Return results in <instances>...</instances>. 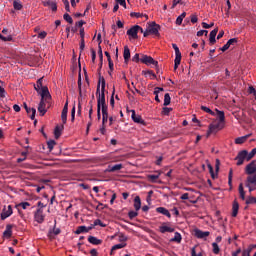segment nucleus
Instances as JSON below:
<instances>
[{"label": "nucleus", "instance_id": "obj_12", "mask_svg": "<svg viewBox=\"0 0 256 256\" xmlns=\"http://www.w3.org/2000/svg\"><path fill=\"white\" fill-rule=\"evenodd\" d=\"M11 215H13V208L11 207V205H9L7 210H3L0 217L2 221H5V219H7L8 217H11Z\"/></svg>", "mask_w": 256, "mask_h": 256}, {"label": "nucleus", "instance_id": "obj_59", "mask_svg": "<svg viewBox=\"0 0 256 256\" xmlns=\"http://www.w3.org/2000/svg\"><path fill=\"white\" fill-rule=\"evenodd\" d=\"M215 23L207 24V22H202L203 29H211Z\"/></svg>", "mask_w": 256, "mask_h": 256}, {"label": "nucleus", "instance_id": "obj_7", "mask_svg": "<svg viewBox=\"0 0 256 256\" xmlns=\"http://www.w3.org/2000/svg\"><path fill=\"white\" fill-rule=\"evenodd\" d=\"M34 220L36 223L42 224L45 222V214L42 208H38L34 213Z\"/></svg>", "mask_w": 256, "mask_h": 256}, {"label": "nucleus", "instance_id": "obj_37", "mask_svg": "<svg viewBox=\"0 0 256 256\" xmlns=\"http://www.w3.org/2000/svg\"><path fill=\"white\" fill-rule=\"evenodd\" d=\"M238 191H239V194H240V199H242V201H245V189L243 188L242 183L239 184Z\"/></svg>", "mask_w": 256, "mask_h": 256}, {"label": "nucleus", "instance_id": "obj_57", "mask_svg": "<svg viewBox=\"0 0 256 256\" xmlns=\"http://www.w3.org/2000/svg\"><path fill=\"white\" fill-rule=\"evenodd\" d=\"M137 215H139V213L135 212V211H130L128 213V217L129 219H135V217H137Z\"/></svg>", "mask_w": 256, "mask_h": 256}, {"label": "nucleus", "instance_id": "obj_41", "mask_svg": "<svg viewBox=\"0 0 256 256\" xmlns=\"http://www.w3.org/2000/svg\"><path fill=\"white\" fill-rule=\"evenodd\" d=\"M187 17V13L183 12L180 16L176 19V25H181L183 23V18Z\"/></svg>", "mask_w": 256, "mask_h": 256}, {"label": "nucleus", "instance_id": "obj_28", "mask_svg": "<svg viewBox=\"0 0 256 256\" xmlns=\"http://www.w3.org/2000/svg\"><path fill=\"white\" fill-rule=\"evenodd\" d=\"M161 176V172H158L157 174H150L147 176L148 181L150 183H157V179Z\"/></svg>", "mask_w": 256, "mask_h": 256}, {"label": "nucleus", "instance_id": "obj_44", "mask_svg": "<svg viewBox=\"0 0 256 256\" xmlns=\"http://www.w3.org/2000/svg\"><path fill=\"white\" fill-rule=\"evenodd\" d=\"M246 205H256V198L253 196H249L246 199Z\"/></svg>", "mask_w": 256, "mask_h": 256}, {"label": "nucleus", "instance_id": "obj_35", "mask_svg": "<svg viewBox=\"0 0 256 256\" xmlns=\"http://www.w3.org/2000/svg\"><path fill=\"white\" fill-rule=\"evenodd\" d=\"M98 54L100 57V67L98 71H101V67H103V49L101 48V45L98 46Z\"/></svg>", "mask_w": 256, "mask_h": 256}, {"label": "nucleus", "instance_id": "obj_32", "mask_svg": "<svg viewBox=\"0 0 256 256\" xmlns=\"http://www.w3.org/2000/svg\"><path fill=\"white\" fill-rule=\"evenodd\" d=\"M175 60H174V71H177L179 69V66L181 65V54H175Z\"/></svg>", "mask_w": 256, "mask_h": 256}, {"label": "nucleus", "instance_id": "obj_58", "mask_svg": "<svg viewBox=\"0 0 256 256\" xmlns=\"http://www.w3.org/2000/svg\"><path fill=\"white\" fill-rule=\"evenodd\" d=\"M0 39L2 41H13V37H11V36H3L2 34H0Z\"/></svg>", "mask_w": 256, "mask_h": 256}, {"label": "nucleus", "instance_id": "obj_40", "mask_svg": "<svg viewBox=\"0 0 256 256\" xmlns=\"http://www.w3.org/2000/svg\"><path fill=\"white\" fill-rule=\"evenodd\" d=\"M168 105H171V95H169V93H166L164 95V107H167Z\"/></svg>", "mask_w": 256, "mask_h": 256}, {"label": "nucleus", "instance_id": "obj_43", "mask_svg": "<svg viewBox=\"0 0 256 256\" xmlns=\"http://www.w3.org/2000/svg\"><path fill=\"white\" fill-rule=\"evenodd\" d=\"M228 185L229 187H233V169H230L228 174Z\"/></svg>", "mask_w": 256, "mask_h": 256}, {"label": "nucleus", "instance_id": "obj_17", "mask_svg": "<svg viewBox=\"0 0 256 256\" xmlns=\"http://www.w3.org/2000/svg\"><path fill=\"white\" fill-rule=\"evenodd\" d=\"M13 235V225L8 224L6 226V230L3 232V237H6V239H10V237Z\"/></svg>", "mask_w": 256, "mask_h": 256}, {"label": "nucleus", "instance_id": "obj_50", "mask_svg": "<svg viewBox=\"0 0 256 256\" xmlns=\"http://www.w3.org/2000/svg\"><path fill=\"white\" fill-rule=\"evenodd\" d=\"M6 96H7V91H5V88L0 86V99H5Z\"/></svg>", "mask_w": 256, "mask_h": 256}, {"label": "nucleus", "instance_id": "obj_24", "mask_svg": "<svg viewBox=\"0 0 256 256\" xmlns=\"http://www.w3.org/2000/svg\"><path fill=\"white\" fill-rule=\"evenodd\" d=\"M238 213H239V202H237V200H234L232 205V217H237Z\"/></svg>", "mask_w": 256, "mask_h": 256}, {"label": "nucleus", "instance_id": "obj_60", "mask_svg": "<svg viewBox=\"0 0 256 256\" xmlns=\"http://www.w3.org/2000/svg\"><path fill=\"white\" fill-rule=\"evenodd\" d=\"M172 47L175 51V55H181V51L179 50V46H177V44H172Z\"/></svg>", "mask_w": 256, "mask_h": 256}, {"label": "nucleus", "instance_id": "obj_52", "mask_svg": "<svg viewBox=\"0 0 256 256\" xmlns=\"http://www.w3.org/2000/svg\"><path fill=\"white\" fill-rule=\"evenodd\" d=\"M171 111H173V108L164 107L162 109V115H169V113H171Z\"/></svg>", "mask_w": 256, "mask_h": 256}, {"label": "nucleus", "instance_id": "obj_10", "mask_svg": "<svg viewBox=\"0 0 256 256\" xmlns=\"http://www.w3.org/2000/svg\"><path fill=\"white\" fill-rule=\"evenodd\" d=\"M130 113H132L131 119H132V121H134V123H139L140 125H145V120H143L141 115H137L135 110H130Z\"/></svg>", "mask_w": 256, "mask_h": 256}, {"label": "nucleus", "instance_id": "obj_34", "mask_svg": "<svg viewBox=\"0 0 256 256\" xmlns=\"http://www.w3.org/2000/svg\"><path fill=\"white\" fill-rule=\"evenodd\" d=\"M13 7L16 11H21V9H23V4H21V0H14Z\"/></svg>", "mask_w": 256, "mask_h": 256}, {"label": "nucleus", "instance_id": "obj_42", "mask_svg": "<svg viewBox=\"0 0 256 256\" xmlns=\"http://www.w3.org/2000/svg\"><path fill=\"white\" fill-rule=\"evenodd\" d=\"M212 247H213L214 255H219L221 249L219 248V245L217 244V242L212 243Z\"/></svg>", "mask_w": 256, "mask_h": 256}, {"label": "nucleus", "instance_id": "obj_45", "mask_svg": "<svg viewBox=\"0 0 256 256\" xmlns=\"http://www.w3.org/2000/svg\"><path fill=\"white\" fill-rule=\"evenodd\" d=\"M255 155H256V148L252 149L250 153L247 151V161H251L253 157H255Z\"/></svg>", "mask_w": 256, "mask_h": 256}, {"label": "nucleus", "instance_id": "obj_6", "mask_svg": "<svg viewBox=\"0 0 256 256\" xmlns=\"http://www.w3.org/2000/svg\"><path fill=\"white\" fill-rule=\"evenodd\" d=\"M161 30V25L156 24L155 22H151L148 27V32L151 35H156V37H159V31Z\"/></svg>", "mask_w": 256, "mask_h": 256}, {"label": "nucleus", "instance_id": "obj_9", "mask_svg": "<svg viewBox=\"0 0 256 256\" xmlns=\"http://www.w3.org/2000/svg\"><path fill=\"white\" fill-rule=\"evenodd\" d=\"M246 175H255L256 173V163L252 160L245 168Z\"/></svg>", "mask_w": 256, "mask_h": 256}, {"label": "nucleus", "instance_id": "obj_5", "mask_svg": "<svg viewBox=\"0 0 256 256\" xmlns=\"http://www.w3.org/2000/svg\"><path fill=\"white\" fill-rule=\"evenodd\" d=\"M245 160L247 161V150H241L235 157V161H237L236 165L240 167V165L245 163Z\"/></svg>", "mask_w": 256, "mask_h": 256}, {"label": "nucleus", "instance_id": "obj_61", "mask_svg": "<svg viewBox=\"0 0 256 256\" xmlns=\"http://www.w3.org/2000/svg\"><path fill=\"white\" fill-rule=\"evenodd\" d=\"M217 33H219V28H215L210 32L209 37H217Z\"/></svg>", "mask_w": 256, "mask_h": 256}, {"label": "nucleus", "instance_id": "obj_23", "mask_svg": "<svg viewBox=\"0 0 256 256\" xmlns=\"http://www.w3.org/2000/svg\"><path fill=\"white\" fill-rule=\"evenodd\" d=\"M160 233H175V228H171L167 225H162L159 227Z\"/></svg>", "mask_w": 256, "mask_h": 256}, {"label": "nucleus", "instance_id": "obj_63", "mask_svg": "<svg viewBox=\"0 0 256 256\" xmlns=\"http://www.w3.org/2000/svg\"><path fill=\"white\" fill-rule=\"evenodd\" d=\"M251 251H252V248H249L247 250H244L242 252V256H251Z\"/></svg>", "mask_w": 256, "mask_h": 256}, {"label": "nucleus", "instance_id": "obj_2", "mask_svg": "<svg viewBox=\"0 0 256 256\" xmlns=\"http://www.w3.org/2000/svg\"><path fill=\"white\" fill-rule=\"evenodd\" d=\"M139 31L140 33H143V29L141 28V26L134 25L129 30H127V35H129V37H131L132 39H139Z\"/></svg>", "mask_w": 256, "mask_h": 256}, {"label": "nucleus", "instance_id": "obj_30", "mask_svg": "<svg viewBox=\"0 0 256 256\" xmlns=\"http://www.w3.org/2000/svg\"><path fill=\"white\" fill-rule=\"evenodd\" d=\"M216 113H217V117L219 119L218 124L221 125V123H225V112L216 109Z\"/></svg>", "mask_w": 256, "mask_h": 256}, {"label": "nucleus", "instance_id": "obj_49", "mask_svg": "<svg viewBox=\"0 0 256 256\" xmlns=\"http://www.w3.org/2000/svg\"><path fill=\"white\" fill-rule=\"evenodd\" d=\"M201 110L205 111V113H209L210 115L215 116V112H213V110H211L209 107L201 106Z\"/></svg>", "mask_w": 256, "mask_h": 256}, {"label": "nucleus", "instance_id": "obj_14", "mask_svg": "<svg viewBox=\"0 0 256 256\" xmlns=\"http://www.w3.org/2000/svg\"><path fill=\"white\" fill-rule=\"evenodd\" d=\"M24 109L26 110V113L30 115V119L32 121L35 120V113H37V110L35 108L28 107L27 103H24Z\"/></svg>", "mask_w": 256, "mask_h": 256}, {"label": "nucleus", "instance_id": "obj_8", "mask_svg": "<svg viewBox=\"0 0 256 256\" xmlns=\"http://www.w3.org/2000/svg\"><path fill=\"white\" fill-rule=\"evenodd\" d=\"M49 105H51V102L47 103L45 100H40L38 105V113H40L41 117H44L45 113H47V108H49Z\"/></svg>", "mask_w": 256, "mask_h": 256}, {"label": "nucleus", "instance_id": "obj_56", "mask_svg": "<svg viewBox=\"0 0 256 256\" xmlns=\"http://www.w3.org/2000/svg\"><path fill=\"white\" fill-rule=\"evenodd\" d=\"M61 119H62L63 125H65L67 123V112L62 111Z\"/></svg>", "mask_w": 256, "mask_h": 256}, {"label": "nucleus", "instance_id": "obj_25", "mask_svg": "<svg viewBox=\"0 0 256 256\" xmlns=\"http://www.w3.org/2000/svg\"><path fill=\"white\" fill-rule=\"evenodd\" d=\"M123 57L125 63H127L129 59H131V50L129 49V46L124 47Z\"/></svg>", "mask_w": 256, "mask_h": 256}, {"label": "nucleus", "instance_id": "obj_64", "mask_svg": "<svg viewBox=\"0 0 256 256\" xmlns=\"http://www.w3.org/2000/svg\"><path fill=\"white\" fill-rule=\"evenodd\" d=\"M191 256H203V254H201V253L197 254V252L195 251V247H193L191 249Z\"/></svg>", "mask_w": 256, "mask_h": 256}, {"label": "nucleus", "instance_id": "obj_3", "mask_svg": "<svg viewBox=\"0 0 256 256\" xmlns=\"http://www.w3.org/2000/svg\"><path fill=\"white\" fill-rule=\"evenodd\" d=\"M38 93L41 96V101L51 103V93H49V88L47 86L42 87Z\"/></svg>", "mask_w": 256, "mask_h": 256}, {"label": "nucleus", "instance_id": "obj_1", "mask_svg": "<svg viewBox=\"0 0 256 256\" xmlns=\"http://www.w3.org/2000/svg\"><path fill=\"white\" fill-rule=\"evenodd\" d=\"M96 95H98L97 108L103 109L104 107H108L107 103H105V77L101 76V73H99Z\"/></svg>", "mask_w": 256, "mask_h": 256}, {"label": "nucleus", "instance_id": "obj_16", "mask_svg": "<svg viewBox=\"0 0 256 256\" xmlns=\"http://www.w3.org/2000/svg\"><path fill=\"white\" fill-rule=\"evenodd\" d=\"M219 127H221V124H210L209 125V130L207 132V136L209 137V135L213 134V133H217L219 131Z\"/></svg>", "mask_w": 256, "mask_h": 256}, {"label": "nucleus", "instance_id": "obj_53", "mask_svg": "<svg viewBox=\"0 0 256 256\" xmlns=\"http://www.w3.org/2000/svg\"><path fill=\"white\" fill-rule=\"evenodd\" d=\"M97 225H99L100 227H107V225L104 224L100 219H96L94 221V226L97 227Z\"/></svg>", "mask_w": 256, "mask_h": 256}, {"label": "nucleus", "instance_id": "obj_11", "mask_svg": "<svg viewBox=\"0 0 256 256\" xmlns=\"http://www.w3.org/2000/svg\"><path fill=\"white\" fill-rule=\"evenodd\" d=\"M194 235L197 237V239H207L211 233L209 231L203 232V230L195 229Z\"/></svg>", "mask_w": 256, "mask_h": 256}, {"label": "nucleus", "instance_id": "obj_13", "mask_svg": "<svg viewBox=\"0 0 256 256\" xmlns=\"http://www.w3.org/2000/svg\"><path fill=\"white\" fill-rule=\"evenodd\" d=\"M231 45H237V38H231L227 41V43L220 48V51H222L223 53H225V51H227V49H229V47H231Z\"/></svg>", "mask_w": 256, "mask_h": 256}, {"label": "nucleus", "instance_id": "obj_4", "mask_svg": "<svg viewBox=\"0 0 256 256\" xmlns=\"http://www.w3.org/2000/svg\"><path fill=\"white\" fill-rule=\"evenodd\" d=\"M140 61H141V63H144V65H153L156 68L159 65V62L157 60H155V59H153V57L147 56L145 54H142Z\"/></svg>", "mask_w": 256, "mask_h": 256}, {"label": "nucleus", "instance_id": "obj_39", "mask_svg": "<svg viewBox=\"0 0 256 256\" xmlns=\"http://www.w3.org/2000/svg\"><path fill=\"white\" fill-rule=\"evenodd\" d=\"M249 136H242L235 139L236 145H243Z\"/></svg>", "mask_w": 256, "mask_h": 256}, {"label": "nucleus", "instance_id": "obj_21", "mask_svg": "<svg viewBox=\"0 0 256 256\" xmlns=\"http://www.w3.org/2000/svg\"><path fill=\"white\" fill-rule=\"evenodd\" d=\"M123 168V164H115L113 166L109 165L108 166V173H115L117 171H121V169Z\"/></svg>", "mask_w": 256, "mask_h": 256}, {"label": "nucleus", "instance_id": "obj_31", "mask_svg": "<svg viewBox=\"0 0 256 256\" xmlns=\"http://www.w3.org/2000/svg\"><path fill=\"white\" fill-rule=\"evenodd\" d=\"M123 247H127V243L114 245L111 248L110 255H115V251H117L118 249H123Z\"/></svg>", "mask_w": 256, "mask_h": 256}, {"label": "nucleus", "instance_id": "obj_19", "mask_svg": "<svg viewBox=\"0 0 256 256\" xmlns=\"http://www.w3.org/2000/svg\"><path fill=\"white\" fill-rule=\"evenodd\" d=\"M108 109H109V107L102 108V125H105V123H107V121H109Z\"/></svg>", "mask_w": 256, "mask_h": 256}, {"label": "nucleus", "instance_id": "obj_33", "mask_svg": "<svg viewBox=\"0 0 256 256\" xmlns=\"http://www.w3.org/2000/svg\"><path fill=\"white\" fill-rule=\"evenodd\" d=\"M134 209L135 211H139V209H141V197L139 196L134 198Z\"/></svg>", "mask_w": 256, "mask_h": 256}, {"label": "nucleus", "instance_id": "obj_29", "mask_svg": "<svg viewBox=\"0 0 256 256\" xmlns=\"http://www.w3.org/2000/svg\"><path fill=\"white\" fill-rule=\"evenodd\" d=\"M43 87H45L43 86V78H40L37 80L36 84H34V89L37 91V93H39Z\"/></svg>", "mask_w": 256, "mask_h": 256}, {"label": "nucleus", "instance_id": "obj_22", "mask_svg": "<svg viewBox=\"0 0 256 256\" xmlns=\"http://www.w3.org/2000/svg\"><path fill=\"white\" fill-rule=\"evenodd\" d=\"M157 213H160L161 215H165L166 217H168V219H171V213L169 212V210H167V208L165 207H158L156 208Z\"/></svg>", "mask_w": 256, "mask_h": 256}, {"label": "nucleus", "instance_id": "obj_15", "mask_svg": "<svg viewBox=\"0 0 256 256\" xmlns=\"http://www.w3.org/2000/svg\"><path fill=\"white\" fill-rule=\"evenodd\" d=\"M42 5L44 7H51L52 11H57V3L55 1H51V0H45L42 2Z\"/></svg>", "mask_w": 256, "mask_h": 256}, {"label": "nucleus", "instance_id": "obj_26", "mask_svg": "<svg viewBox=\"0 0 256 256\" xmlns=\"http://www.w3.org/2000/svg\"><path fill=\"white\" fill-rule=\"evenodd\" d=\"M88 242L91 243V245H101V243H103V240L98 239L95 236H89Z\"/></svg>", "mask_w": 256, "mask_h": 256}, {"label": "nucleus", "instance_id": "obj_38", "mask_svg": "<svg viewBox=\"0 0 256 256\" xmlns=\"http://www.w3.org/2000/svg\"><path fill=\"white\" fill-rule=\"evenodd\" d=\"M183 238L179 232H175L174 237L171 239L174 243H180Z\"/></svg>", "mask_w": 256, "mask_h": 256}, {"label": "nucleus", "instance_id": "obj_55", "mask_svg": "<svg viewBox=\"0 0 256 256\" xmlns=\"http://www.w3.org/2000/svg\"><path fill=\"white\" fill-rule=\"evenodd\" d=\"M118 239L121 243H123V242L127 241V236H125V234H123V233H119Z\"/></svg>", "mask_w": 256, "mask_h": 256}, {"label": "nucleus", "instance_id": "obj_54", "mask_svg": "<svg viewBox=\"0 0 256 256\" xmlns=\"http://www.w3.org/2000/svg\"><path fill=\"white\" fill-rule=\"evenodd\" d=\"M17 207H22L23 209H27V207H31L29 202H22L17 205Z\"/></svg>", "mask_w": 256, "mask_h": 256}, {"label": "nucleus", "instance_id": "obj_20", "mask_svg": "<svg viewBox=\"0 0 256 256\" xmlns=\"http://www.w3.org/2000/svg\"><path fill=\"white\" fill-rule=\"evenodd\" d=\"M221 165V162L219 161V159H216V165H215V169H216V174L215 171L213 170H209V173L211 175L212 179H217V173H219V166Z\"/></svg>", "mask_w": 256, "mask_h": 256}, {"label": "nucleus", "instance_id": "obj_36", "mask_svg": "<svg viewBox=\"0 0 256 256\" xmlns=\"http://www.w3.org/2000/svg\"><path fill=\"white\" fill-rule=\"evenodd\" d=\"M81 233H88L87 232V226H78L75 235H81Z\"/></svg>", "mask_w": 256, "mask_h": 256}, {"label": "nucleus", "instance_id": "obj_51", "mask_svg": "<svg viewBox=\"0 0 256 256\" xmlns=\"http://www.w3.org/2000/svg\"><path fill=\"white\" fill-rule=\"evenodd\" d=\"M61 233V229L59 228H54L53 231H50L49 232V237H52V234L53 235H59Z\"/></svg>", "mask_w": 256, "mask_h": 256}, {"label": "nucleus", "instance_id": "obj_62", "mask_svg": "<svg viewBox=\"0 0 256 256\" xmlns=\"http://www.w3.org/2000/svg\"><path fill=\"white\" fill-rule=\"evenodd\" d=\"M248 188L249 193H253V191H256V185L249 184V186H246Z\"/></svg>", "mask_w": 256, "mask_h": 256}, {"label": "nucleus", "instance_id": "obj_47", "mask_svg": "<svg viewBox=\"0 0 256 256\" xmlns=\"http://www.w3.org/2000/svg\"><path fill=\"white\" fill-rule=\"evenodd\" d=\"M63 19L66 20V22L69 23L70 25H73V18L68 13H65L63 15Z\"/></svg>", "mask_w": 256, "mask_h": 256}, {"label": "nucleus", "instance_id": "obj_48", "mask_svg": "<svg viewBox=\"0 0 256 256\" xmlns=\"http://www.w3.org/2000/svg\"><path fill=\"white\" fill-rule=\"evenodd\" d=\"M47 145H48L49 151H53V148L55 147V145H57V142H55V140H49L47 142Z\"/></svg>", "mask_w": 256, "mask_h": 256}, {"label": "nucleus", "instance_id": "obj_27", "mask_svg": "<svg viewBox=\"0 0 256 256\" xmlns=\"http://www.w3.org/2000/svg\"><path fill=\"white\" fill-rule=\"evenodd\" d=\"M63 129H65V126L61 125H57L54 129V137L55 139H59V137H61V132L63 131Z\"/></svg>", "mask_w": 256, "mask_h": 256}, {"label": "nucleus", "instance_id": "obj_18", "mask_svg": "<svg viewBox=\"0 0 256 256\" xmlns=\"http://www.w3.org/2000/svg\"><path fill=\"white\" fill-rule=\"evenodd\" d=\"M245 185H246V187H249V185H256V174H250L246 178Z\"/></svg>", "mask_w": 256, "mask_h": 256}, {"label": "nucleus", "instance_id": "obj_46", "mask_svg": "<svg viewBox=\"0 0 256 256\" xmlns=\"http://www.w3.org/2000/svg\"><path fill=\"white\" fill-rule=\"evenodd\" d=\"M143 75H149L151 79H157V75L153 72V70H148V71H142Z\"/></svg>", "mask_w": 256, "mask_h": 256}]
</instances>
